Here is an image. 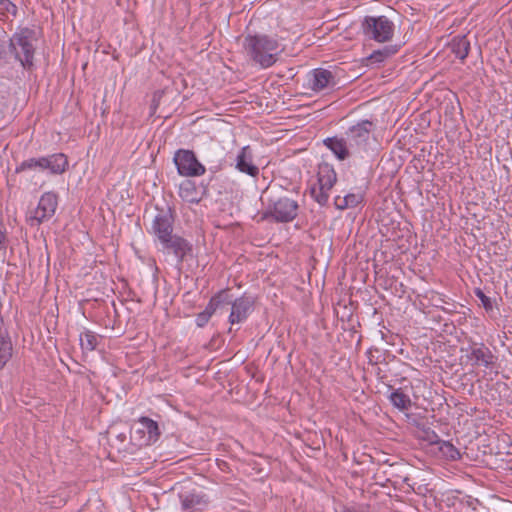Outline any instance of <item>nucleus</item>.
<instances>
[{
	"label": "nucleus",
	"instance_id": "obj_1",
	"mask_svg": "<svg viewBox=\"0 0 512 512\" xmlns=\"http://www.w3.org/2000/svg\"><path fill=\"white\" fill-rule=\"evenodd\" d=\"M277 38L267 34H247L244 37L243 49L246 55L261 68L273 66L281 53Z\"/></svg>",
	"mask_w": 512,
	"mask_h": 512
},
{
	"label": "nucleus",
	"instance_id": "obj_2",
	"mask_svg": "<svg viewBox=\"0 0 512 512\" xmlns=\"http://www.w3.org/2000/svg\"><path fill=\"white\" fill-rule=\"evenodd\" d=\"M36 33L29 27H20L9 38V55H13L21 67L32 72L35 69L36 47L34 41Z\"/></svg>",
	"mask_w": 512,
	"mask_h": 512
},
{
	"label": "nucleus",
	"instance_id": "obj_3",
	"mask_svg": "<svg viewBox=\"0 0 512 512\" xmlns=\"http://www.w3.org/2000/svg\"><path fill=\"white\" fill-rule=\"evenodd\" d=\"M297 201L289 197L269 198L265 210L261 214V220H273L276 223H288L298 215Z\"/></svg>",
	"mask_w": 512,
	"mask_h": 512
},
{
	"label": "nucleus",
	"instance_id": "obj_4",
	"mask_svg": "<svg viewBox=\"0 0 512 512\" xmlns=\"http://www.w3.org/2000/svg\"><path fill=\"white\" fill-rule=\"evenodd\" d=\"M365 37L377 42H388L394 35V23L386 16H365L361 22Z\"/></svg>",
	"mask_w": 512,
	"mask_h": 512
},
{
	"label": "nucleus",
	"instance_id": "obj_5",
	"mask_svg": "<svg viewBox=\"0 0 512 512\" xmlns=\"http://www.w3.org/2000/svg\"><path fill=\"white\" fill-rule=\"evenodd\" d=\"M173 162L180 176L198 177L206 172L205 166L197 159L194 151L189 149H178L174 154Z\"/></svg>",
	"mask_w": 512,
	"mask_h": 512
},
{
	"label": "nucleus",
	"instance_id": "obj_6",
	"mask_svg": "<svg viewBox=\"0 0 512 512\" xmlns=\"http://www.w3.org/2000/svg\"><path fill=\"white\" fill-rule=\"evenodd\" d=\"M157 214L152 222V233L159 241L173 234V225L175 222V212L166 205V207L156 206Z\"/></svg>",
	"mask_w": 512,
	"mask_h": 512
},
{
	"label": "nucleus",
	"instance_id": "obj_7",
	"mask_svg": "<svg viewBox=\"0 0 512 512\" xmlns=\"http://www.w3.org/2000/svg\"><path fill=\"white\" fill-rule=\"evenodd\" d=\"M376 124L370 120H361L357 124L351 126L345 133L349 141V145L353 150L365 149L372 132L375 130Z\"/></svg>",
	"mask_w": 512,
	"mask_h": 512
},
{
	"label": "nucleus",
	"instance_id": "obj_8",
	"mask_svg": "<svg viewBox=\"0 0 512 512\" xmlns=\"http://www.w3.org/2000/svg\"><path fill=\"white\" fill-rule=\"evenodd\" d=\"M164 250L168 253H172L177 259V265L182 263L191 257L193 253V245L187 239L177 234H172L169 237L160 241Z\"/></svg>",
	"mask_w": 512,
	"mask_h": 512
},
{
	"label": "nucleus",
	"instance_id": "obj_9",
	"mask_svg": "<svg viewBox=\"0 0 512 512\" xmlns=\"http://www.w3.org/2000/svg\"><path fill=\"white\" fill-rule=\"evenodd\" d=\"M58 206V195L55 192H45L39 199L38 206L30 217L31 225L41 224L52 218Z\"/></svg>",
	"mask_w": 512,
	"mask_h": 512
},
{
	"label": "nucleus",
	"instance_id": "obj_10",
	"mask_svg": "<svg viewBox=\"0 0 512 512\" xmlns=\"http://www.w3.org/2000/svg\"><path fill=\"white\" fill-rule=\"evenodd\" d=\"M254 303V298L247 294L235 299L231 296V302H229V305H231V312L228 317L229 323L234 325L246 321L254 310Z\"/></svg>",
	"mask_w": 512,
	"mask_h": 512
},
{
	"label": "nucleus",
	"instance_id": "obj_11",
	"mask_svg": "<svg viewBox=\"0 0 512 512\" xmlns=\"http://www.w3.org/2000/svg\"><path fill=\"white\" fill-rule=\"evenodd\" d=\"M467 351V358L472 362V366H483L487 369L494 367L497 358L484 343L473 342Z\"/></svg>",
	"mask_w": 512,
	"mask_h": 512
},
{
	"label": "nucleus",
	"instance_id": "obj_12",
	"mask_svg": "<svg viewBox=\"0 0 512 512\" xmlns=\"http://www.w3.org/2000/svg\"><path fill=\"white\" fill-rule=\"evenodd\" d=\"M323 144L340 161H344V160L348 159L354 151L352 146L349 145L348 139L344 138V137H338V136L328 137L323 140Z\"/></svg>",
	"mask_w": 512,
	"mask_h": 512
},
{
	"label": "nucleus",
	"instance_id": "obj_13",
	"mask_svg": "<svg viewBox=\"0 0 512 512\" xmlns=\"http://www.w3.org/2000/svg\"><path fill=\"white\" fill-rule=\"evenodd\" d=\"M236 169L241 173H245L251 177H257L259 168L253 163L252 148L247 145L241 148L236 157Z\"/></svg>",
	"mask_w": 512,
	"mask_h": 512
},
{
	"label": "nucleus",
	"instance_id": "obj_14",
	"mask_svg": "<svg viewBox=\"0 0 512 512\" xmlns=\"http://www.w3.org/2000/svg\"><path fill=\"white\" fill-rule=\"evenodd\" d=\"M206 195V187L201 185V189L196 185L195 181L184 180L179 187V196L188 203L198 204Z\"/></svg>",
	"mask_w": 512,
	"mask_h": 512
},
{
	"label": "nucleus",
	"instance_id": "obj_15",
	"mask_svg": "<svg viewBox=\"0 0 512 512\" xmlns=\"http://www.w3.org/2000/svg\"><path fill=\"white\" fill-rule=\"evenodd\" d=\"M42 171L48 170L51 174H63L68 168L67 156L63 153H55L41 157Z\"/></svg>",
	"mask_w": 512,
	"mask_h": 512
},
{
	"label": "nucleus",
	"instance_id": "obj_16",
	"mask_svg": "<svg viewBox=\"0 0 512 512\" xmlns=\"http://www.w3.org/2000/svg\"><path fill=\"white\" fill-rule=\"evenodd\" d=\"M138 422L140 423L142 428L137 430V433H142L143 435L147 434L143 444L151 445L158 441V439L161 436V431L156 421L147 416H141Z\"/></svg>",
	"mask_w": 512,
	"mask_h": 512
},
{
	"label": "nucleus",
	"instance_id": "obj_17",
	"mask_svg": "<svg viewBox=\"0 0 512 512\" xmlns=\"http://www.w3.org/2000/svg\"><path fill=\"white\" fill-rule=\"evenodd\" d=\"M426 298L429 299L430 304L433 307L439 308L448 314L457 313L458 306L463 307L461 304L456 303L451 298H448L445 295L435 291L428 292Z\"/></svg>",
	"mask_w": 512,
	"mask_h": 512
},
{
	"label": "nucleus",
	"instance_id": "obj_18",
	"mask_svg": "<svg viewBox=\"0 0 512 512\" xmlns=\"http://www.w3.org/2000/svg\"><path fill=\"white\" fill-rule=\"evenodd\" d=\"M318 184L326 189H332L337 182V173L332 164L321 162L318 164Z\"/></svg>",
	"mask_w": 512,
	"mask_h": 512
},
{
	"label": "nucleus",
	"instance_id": "obj_19",
	"mask_svg": "<svg viewBox=\"0 0 512 512\" xmlns=\"http://www.w3.org/2000/svg\"><path fill=\"white\" fill-rule=\"evenodd\" d=\"M181 507L184 512H198L206 506L207 501L204 495L197 493L180 494Z\"/></svg>",
	"mask_w": 512,
	"mask_h": 512
},
{
	"label": "nucleus",
	"instance_id": "obj_20",
	"mask_svg": "<svg viewBox=\"0 0 512 512\" xmlns=\"http://www.w3.org/2000/svg\"><path fill=\"white\" fill-rule=\"evenodd\" d=\"M335 85L334 75L331 71L318 68L313 71L312 89L314 91H321L330 85Z\"/></svg>",
	"mask_w": 512,
	"mask_h": 512
},
{
	"label": "nucleus",
	"instance_id": "obj_21",
	"mask_svg": "<svg viewBox=\"0 0 512 512\" xmlns=\"http://www.w3.org/2000/svg\"><path fill=\"white\" fill-rule=\"evenodd\" d=\"M229 302H231L230 289H222L210 298L204 312L208 313L209 317H212L218 308L223 305H229Z\"/></svg>",
	"mask_w": 512,
	"mask_h": 512
},
{
	"label": "nucleus",
	"instance_id": "obj_22",
	"mask_svg": "<svg viewBox=\"0 0 512 512\" xmlns=\"http://www.w3.org/2000/svg\"><path fill=\"white\" fill-rule=\"evenodd\" d=\"M451 52L461 61H464L470 51V41L466 35L455 36L450 44Z\"/></svg>",
	"mask_w": 512,
	"mask_h": 512
},
{
	"label": "nucleus",
	"instance_id": "obj_23",
	"mask_svg": "<svg viewBox=\"0 0 512 512\" xmlns=\"http://www.w3.org/2000/svg\"><path fill=\"white\" fill-rule=\"evenodd\" d=\"M399 50L398 45H387L382 49H378L373 51L367 58L370 64H380L384 62L386 59L395 55Z\"/></svg>",
	"mask_w": 512,
	"mask_h": 512
},
{
	"label": "nucleus",
	"instance_id": "obj_24",
	"mask_svg": "<svg viewBox=\"0 0 512 512\" xmlns=\"http://www.w3.org/2000/svg\"><path fill=\"white\" fill-rule=\"evenodd\" d=\"M389 399L394 407L398 408L400 411H405L411 408L412 401L410 397L405 394L401 389L394 390Z\"/></svg>",
	"mask_w": 512,
	"mask_h": 512
},
{
	"label": "nucleus",
	"instance_id": "obj_25",
	"mask_svg": "<svg viewBox=\"0 0 512 512\" xmlns=\"http://www.w3.org/2000/svg\"><path fill=\"white\" fill-rule=\"evenodd\" d=\"M80 345L83 351H93L98 345V335L90 330L80 334Z\"/></svg>",
	"mask_w": 512,
	"mask_h": 512
},
{
	"label": "nucleus",
	"instance_id": "obj_26",
	"mask_svg": "<svg viewBox=\"0 0 512 512\" xmlns=\"http://www.w3.org/2000/svg\"><path fill=\"white\" fill-rule=\"evenodd\" d=\"M13 346L10 336L0 339V370H2L12 357Z\"/></svg>",
	"mask_w": 512,
	"mask_h": 512
},
{
	"label": "nucleus",
	"instance_id": "obj_27",
	"mask_svg": "<svg viewBox=\"0 0 512 512\" xmlns=\"http://www.w3.org/2000/svg\"><path fill=\"white\" fill-rule=\"evenodd\" d=\"M439 445V450L448 460H459L461 458V454L459 450L449 441L441 440L437 443Z\"/></svg>",
	"mask_w": 512,
	"mask_h": 512
},
{
	"label": "nucleus",
	"instance_id": "obj_28",
	"mask_svg": "<svg viewBox=\"0 0 512 512\" xmlns=\"http://www.w3.org/2000/svg\"><path fill=\"white\" fill-rule=\"evenodd\" d=\"M417 428L420 432L419 437L429 444H437L440 441L439 435L430 426L419 423L417 424Z\"/></svg>",
	"mask_w": 512,
	"mask_h": 512
},
{
	"label": "nucleus",
	"instance_id": "obj_29",
	"mask_svg": "<svg viewBox=\"0 0 512 512\" xmlns=\"http://www.w3.org/2000/svg\"><path fill=\"white\" fill-rule=\"evenodd\" d=\"M331 189L324 188L323 185L314 186L310 189L311 197L321 206H325L329 200V191Z\"/></svg>",
	"mask_w": 512,
	"mask_h": 512
},
{
	"label": "nucleus",
	"instance_id": "obj_30",
	"mask_svg": "<svg viewBox=\"0 0 512 512\" xmlns=\"http://www.w3.org/2000/svg\"><path fill=\"white\" fill-rule=\"evenodd\" d=\"M41 170L42 171V161L41 157L39 158H29L27 160L22 161L15 168V173L19 174L27 170Z\"/></svg>",
	"mask_w": 512,
	"mask_h": 512
},
{
	"label": "nucleus",
	"instance_id": "obj_31",
	"mask_svg": "<svg viewBox=\"0 0 512 512\" xmlns=\"http://www.w3.org/2000/svg\"><path fill=\"white\" fill-rule=\"evenodd\" d=\"M17 6L11 0H0V20L17 15Z\"/></svg>",
	"mask_w": 512,
	"mask_h": 512
},
{
	"label": "nucleus",
	"instance_id": "obj_32",
	"mask_svg": "<svg viewBox=\"0 0 512 512\" xmlns=\"http://www.w3.org/2000/svg\"><path fill=\"white\" fill-rule=\"evenodd\" d=\"M477 504H479L477 499L468 497L466 500H460L457 505L454 504L455 512H474Z\"/></svg>",
	"mask_w": 512,
	"mask_h": 512
},
{
	"label": "nucleus",
	"instance_id": "obj_33",
	"mask_svg": "<svg viewBox=\"0 0 512 512\" xmlns=\"http://www.w3.org/2000/svg\"><path fill=\"white\" fill-rule=\"evenodd\" d=\"M366 356L368 358V363L372 366H377L379 363L385 361L384 353L375 347L368 349Z\"/></svg>",
	"mask_w": 512,
	"mask_h": 512
},
{
	"label": "nucleus",
	"instance_id": "obj_34",
	"mask_svg": "<svg viewBox=\"0 0 512 512\" xmlns=\"http://www.w3.org/2000/svg\"><path fill=\"white\" fill-rule=\"evenodd\" d=\"M345 204L349 208H354L364 201V194L362 192L349 193L344 196Z\"/></svg>",
	"mask_w": 512,
	"mask_h": 512
},
{
	"label": "nucleus",
	"instance_id": "obj_35",
	"mask_svg": "<svg viewBox=\"0 0 512 512\" xmlns=\"http://www.w3.org/2000/svg\"><path fill=\"white\" fill-rule=\"evenodd\" d=\"M476 297L481 301L483 308L486 312H490L493 310V303L490 297L486 296V294L480 289L476 288L474 291Z\"/></svg>",
	"mask_w": 512,
	"mask_h": 512
},
{
	"label": "nucleus",
	"instance_id": "obj_36",
	"mask_svg": "<svg viewBox=\"0 0 512 512\" xmlns=\"http://www.w3.org/2000/svg\"><path fill=\"white\" fill-rule=\"evenodd\" d=\"M9 58V39L5 34L0 36V63H6Z\"/></svg>",
	"mask_w": 512,
	"mask_h": 512
},
{
	"label": "nucleus",
	"instance_id": "obj_37",
	"mask_svg": "<svg viewBox=\"0 0 512 512\" xmlns=\"http://www.w3.org/2000/svg\"><path fill=\"white\" fill-rule=\"evenodd\" d=\"M210 318L211 317L208 316V313H205L204 311H202L196 315V319H195L196 325L199 328H203L209 322Z\"/></svg>",
	"mask_w": 512,
	"mask_h": 512
},
{
	"label": "nucleus",
	"instance_id": "obj_38",
	"mask_svg": "<svg viewBox=\"0 0 512 512\" xmlns=\"http://www.w3.org/2000/svg\"><path fill=\"white\" fill-rule=\"evenodd\" d=\"M344 204H345L344 197L337 196L335 198L334 205H335L336 209L344 210V209L349 208L348 206H344Z\"/></svg>",
	"mask_w": 512,
	"mask_h": 512
},
{
	"label": "nucleus",
	"instance_id": "obj_39",
	"mask_svg": "<svg viewBox=\"0 0 512 512\" xmlns=\"http://www.w3.org/2000/svg\"><path fill=\"white\" fill-rule=\"evenodd\" d=\"M375 374L378 377V379H380V380H383L385 378V374L383 373V371L380 367L376 368Z\"/></svg>",
	"mask_w": 512,
	"mask_h": 512
},
{
	"label": "nucleus",
	"instance_id": "obj_40",
	"mask_svg": "<svg viewBox=\"0 0 512 512\" xmlns=\"http://www.w3.org/2000/svg\"><path fill=\"white\" fill-rule=\"evenodd\" d=\"M5 240V234L0 230V244H2Z\"/></svg>",
	"mask_w": 512,
	"mask_h": 512
}]
</instances>
